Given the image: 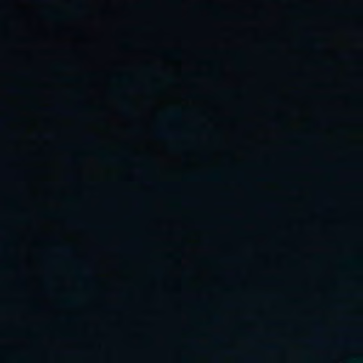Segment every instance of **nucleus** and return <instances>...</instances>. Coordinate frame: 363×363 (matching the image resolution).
Returning a JSON list of instances; mask_svg holds the SVG:
<instances>
[{
    "label": "nucleus",
    "mask_w": 363,
    "mask_h": 363,
    "mask_svg": "<svg viewBox=\"0 0 363 363\" xmlns=\"http://www.w3.org/2000/svg\"><path fill=\"white\" fill-rule=\"evenodd\" d=\"M167 116L171 118H179L182 116V112L179 110H174L169 112Z\"/></svg>",
    "instance_id": "f257e3e1"
},
{
    "label": "nucleus",
    "mask_w": 363,
    "mask_h": 363,
    "mask_svg": "<svg viewBox=\"0 0 363 363\" xmlns=\"http://www.w3.org/2000/svg\"><path fill=\"white\" fill-rule=\"evenodd\" d=\"M206 178L208 179L213 180V181H218L220 179V175L217 173H213V174H211V175H208Z\"/></svg>",
    "instance_id": "f03ea898"
},
{
    "label": "nucleus",
    "mask_w": 363,
    "mask_h": 363,
    "mask_svg": "<svg viewBox=\"0 0 363 363\" xmlns=\"http://www.w3.org/2000/svg\"><path fill=\"white\" fill-rule=\"evenodd\" d=\"M362 359L360 357H354L352 359L350 362V363H362Z\"/></svg>",
    "instance_id": "7ed1b4c3"
},
{
    "label": "nucleus",
    "mask_w": 363,
    "mask_h": 363,
    "mask_svg": "<svg viewBox=\"0 0 363 363\" xmlns=\"http://www.w3.org/2000/svg\"><path fill=\"white\" fill-rule=\"evenodd\" d=\"M9 91L13 94H17V93H19L20 91H21V89L16 88V87H11V89H9Z\"/></svg>",
    "instance_id": "20e7f679"
},
{
    "label": "nucleus",
    "mask_w": 363,
    "mask_h": 363,
    "mask_svg": "<svg viewBox=\"0 0 363 363\" xmlns=\"http://www.w3.org/2000/svg\"><path fill=\"white\" fill-rule=\"evenodd\" d=\"M268 348L270 349V350H275L277 348V345H269L268 346Z\"/></svg>",
    "instance_id": "39448f33"
},
{
    "label": "nucleus",
    "mask_w": 363,
    "mask_h": 363,
    "mask_svg": "<svg viewBox=\"0 0 363 363\" xmlns=\"http://www.w3.org/2000/svg\"><path fill=\"white\" fill-rule=\"evenodd\" d=\"M65 251L67 252H70L72 251V248L70 247H66L65 249Z\"/></svg>",
    "instance_id": "423d86ee"
},
{
    "label": "nucleus",
    "mask_w": 363,
    "mask_h": 363,
    "mask_svg": "<svg viewBox=\"0 0 363 363\" xmlns=\"http://www.w3.org/2000/svg\"><path fill=\"white\" fill-rule=\"evenodd\" d=\"M88 140H89V141H94V140H95V138H94V137H93V136H91V137H89V138H88Z\"/></svg>",
    "instance_id": "0eeeda50"
},
{
    "label": "nucleus",
    "mask_w": 363,
    "mask_h": 363,
    "mask_svg": "<svg viewBox=\"0 0 363 363\" xmlns=\"http://www.w3.org/2000/svg\"><path fill=\"white\" fill-rule=\"evenodd\" d=\"M159 135H160V136H164V134L163 133H162V132H160V133H159Z\"/></svg>",
    "instance_id": "6e6552de"
},
{
    "label": "nucleus",
    "mask_w": 363,
    "mask_h": 363,
    "mask_svg": "<svg viewBox=\"0 0 363 363\" xmlns=\"http://www.w3.org/2000/svg\"><path fill=\"white\" fill-rule=\"evenodd\" d=\"M78 7H79V9L83 8V4H79Z\"/></svg>",
    "instance_id": "1a4fd4ad"
},
{
    "label": "nucleus",
    "mask_w": 363,
    "mask_h": 363,
    "mask_svg": "<svg viewBox=\"0 0 363 363\" xmlns=\"http://www.w3.org/2000/svg\"><path fill=\"white\" fill-rule=\"evenodd\" d=\"M199 178V177H191V179H197Z\"/></svg>",
    "instance_id": "9d476101"
},
{
    "label": "nucleus",
    "mask_w": 363,
    "mask_h": 363,
    "mask_svg": "<svg viewBox=\"0 0 363 363\" xmlns=\"http://www.w3.org/2000/svg\"><path fill=\"white\" fill-rule=\"evenodd\" d=\"M215 320H219V317L218 316H216L215 317Z\"/></svg>",
    "instance_id": "9b49d317"
},
{
    "label": "nucleus",
    "mask_w": 363,
    "mask_h": 363,
    "mask_svg": "<svg viewBox=\"0 0 363 363\" xmlns=\"http://www.w3.org/2000/svg\"><path fill=\"white\" fill-rule=\"evenodd\" d=\"M108 158L110 159V160L114 159V157H108Z\"/></svg>",
    "instance_id": "f8f14e48"
}]
</instances>
